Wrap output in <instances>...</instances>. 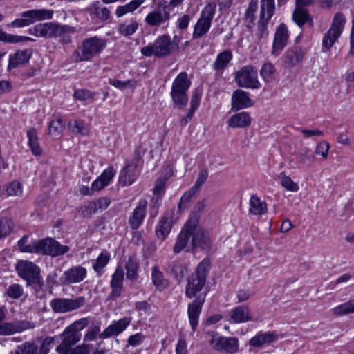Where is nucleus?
<instances>
[{"instance_id":"obj_1","label":"nucleus","mask_w":354,"mask_h":354,"mask_svg":"<svg viewBox=\"0 0 354 354\" xmlns=\"http://www.w3.org/2000/svg\"><path fill=\"white\" fill-rule=\"evenodd\" d=\"M211 241L208 233L198 226L197 218L189 219L178 234L174 246V252L180 253L183 250L190 252L196 248L208 250Z\"/></svg>"},{"instance_id":"obj_2","label":"nucleus","mask_w":354,"mask_h":354,"mask_svg":"<svg viewBox=\"0 0 354 354\" xmlns=\"http://www.w3.org/2000/svg\"><path fill=\"white\" fill-rule=\"evenodd\" d=\"M106 47V40L97 37L84 39L82 44L74 52L75 62H88L99 55Z\"/></svg>"},{"instance_id":"obj_3","label":"nucleus","mask_w":354,"mask_h":354,"mask_svg":"<svg viewBox=\"0 0 354 354\" xmlns=\"http://www.w3.org/2000/svg\"><path fill=\"white\" fill-rule=\"evenodd\" d=\"M30 35L37 37H57L65 34L75 32L74 27L68 25H61L53 22L39 24L28 30Z\"/></svg>"},{"instance_id":"obj_4","label":"nucleus","mask_w":354,"mask_h":354,"mask_svg":"<svg viewBox=\"0 0 354 354\" xmlns=\"http://www.w3.org/2000/svg\"><path fill=\"white\" fill-rule=\"evenodd\" d=\"M208 266L207 261H202L198 265L195 272L188 279L185 293L189 298L194 297L205 285Z\"/></svg>"},{"instance_id":"obj_5","label":"nucleus","mask_w":354,"mask_h":354,"mask_svg":"<svg viewBox=\"0 0 354 354\" xmlns=\"http://www.w3.org/2000/svg\"><path fill=\"white\" fill-rule=\"evenodd\" d=\"M190 85L186 73H180L174 80L171 95L174 103L178 108L186 106L188 98L186 92Z\"/></svg>"},{"instance_id":"obj_6","label":"nucleus","mask_w":354,"mask_h":354,"mask_svg":"<svg viewBox=\"0 0 354 354\" xmlns=\"http://www.w3.org/2000/svg\"><path fill=\"white\" fill-rule=\"evenodd\" d=\"M172 52L171 38L167 35L160 36L153 44L141 48V53L146 57L154 55L158 57H164L169 55Z\"/></svg>"},{"instance_id":"obj_7","label":"nucleus","mask_w":354,"mask_h":354,"mask_svg":"<svg viewBox=\"0 0 354 354\" xmlns=\"http://www.w3.org/2000/svg\"><path fill=\"white\" fill-rule=\"evenodd\" d=\"M235 82L239 87L243 88L258 89L261 86L257 71L251 65L243 66L236 73Z\"/></svg>"},{"instance_id":"obj_8","label":"nucleus","mask_w":354,"mask_h":354,"mask_svg":"<svg viewBox=\"0 0 354 354\" xmlns=\"http://www.w3.org/2000/svg\"><path fill=\"white\" fill-rule=\"evenodd\" d=\"M216 8V6L214 3H209L205 6L200 18L194 26L193 38H200L209 31Z\"/></svg>"},{"instance_id":"obj_9","label":"nucleus","mask_w":354,"mask_h":354,"mask_svg":"<svg viewBox=\"0 0 354 354\" xmlns=\"http://www.w3.org/2000/svg\"><path fill=\"white\" fill-rule=\"evenodd\" d=\"M345 21V18L342 14H335L330 28L323 38L322 45L324 50H328L339 37Z\"/></svg>"},{"instance_id":"obj_10","label":"nucleus","mask_w":354,"mask_h":354,"mask_svg":"<svg viewBox=\"0 0 354 354\" xmlns=\"http://www.w3.org/2000/svg\"><path fill=\"white\" fill-rule=\"evenodd\" d=\"M209 344L214 350L228 354L237 353L239 348V339L236 337H223L218 334L212 335Z\"/></svg>"},{"instance_id":"obj_11","label":"nucleus","mask_w":354,"mask_h":354,"mask_svg":"<svg viewBox=\"0 0 354 354\" xmlns=\"http://www.w3.org/2000/svg\"><path fill=\"white\" fill-rule=\"evenodd\" d=\"M85 304V299L82 297L75 299L54 298L50 301V306L55 313H66L75 310Z\"/></svg>"},{"instance_id":"obj_12","label":"nucleus","mask_w":354,"mask_h":354,"mask_svg":"<svg viewBox=\"0 0 354 354\" xmlns=\"http://www.w3.org/2000/svg\"><path fill=\"white\" fill-rule=\"evenodd\" d=\"M34 323L26 320H16L12 322H0V335H10L21 333L26 330L34 328Z\"/></svg>"},{"instance_id":"obj_13","label":"nucleus","mask_w":354,"mask_h":354,"mask_svg":"<svg viewBox=\"0 0 354 354\" xmlns=\"http://www.w3.org/2000/svg\"><path fill=\"white\" fill-rule=\"evenodd\" d=\"M16 270L18 275L26 280V283L41 275L40 268L34 263L27 260L18 261Z\"/></svg>"},{"instance_id":"obj_14","label":"nucleus","mask_w":354,"mask_h":354,"mask_svg":"<svg viewBox=\"0 0 354 354\" xmlns=\"http://www.w3.org/2000/svg\"><path fill=\"white\" fill-rule=\"evenodd\" d=\"M170 19V12L166 7L158 8L149 12L145 17V23L153 27H160L167 24Z\"/></svg>"},{"instance_id":"obj_15","label":"nucleus","mask_w":354,"mask_h":354,"mask_svg":"<svg viewBox=\"0 0 354 354\" xmlns=\"http://www.w3.org/2000/svg\"><path fill=\"white\" fill-rule=\"evenodd\" d=\"M59 336L62 338V341L55 349L59 354H64L69 351L73 346L80 341L82 337L80 333H75L67 327Z\"/></svg>"},{"instance_id":"obj_16","label":"nucleus","mask_w":354,"mask_h":354,"mask_svg":"<svg viewBox=\"0 0 354 354\" xmlns=\"http://www.w3.org/2000/svg\"><path fill=\"white\" fill-rule=\"evenodd\" d=\"M41 254H48L52 257L63 255L68 252L69 248L67 245H61L55 239L47 238L41 239Z\"/></svg>"},{"instance_id":"obj_17","label":"nucleus","mask_w":354,"mask_h":354,"mask_svg":"<svg viewBox=\"0 0 354 354\" xmlns=\"http://www.w3.org/2000/svg\"><path fill=\"white\" fill-rule=\"evenodd\" d=\"M87 274V270L81 266H73L66 270L62 279L64 284L70 285L78 283L84 280Z\"/></svg>"},{"instance_id":"obj_18","label":"nucleus","mask_w":354,"mask_h":354,"mask_svg":"<svg viewBox=\"0 0 354 354\" xmlns=\"http://www.w3.org/2000/svg\"><path fill=\"white\" fill-rule=\"evenodd\" d=\"M131 318L130 317H124L113 322L109 325L102 333L99 335L101 339H106L111 336L118 335L122 333L131 324Z\"/></svg>"},{"instance_id":"obj_19","label":"nucleus","mask_w":354,"mask_h":354,"mask_svg":"<svg viewBox=\"0 0 354 354\" xmlns=\"http://www.w3.org/2000/svg\"><path fill=\"white\" fill-rule=\"evenodd\" d=\"M253 101L250 97L249 93L237 89L234 91L232 95V110L239 111L252 106Z\"/></svg>"},{"instance_id":"obj_20","label":"nucleus","mask_w":354,"mask_h":354,"mask_svg":"<svg viewBox=\"0 0 354 354\" xmlns=\"http://www.w3.org/2000/svg\"><path fill=\"white\" fill-rule=\"evenodd\" d=\"M32 56V50L26 48L19 50L9 55V61L7 69L11 71L19 66L27 64Z\"/></svg>"},{"instance_id":"obj_21","label":"nucleus","mask_w":354,"mask_h":354,"mask_svg":"<svg viewBox=\"0 0 354 354\" xmlns=\"http://www.w3.org/2000/svg\"><path fill=\"white\" fill-rule=\"evenodd\" d=\"M147 206V200L142 199L138 202L129 219V223L132 229H138L142 225L146 216Z\"/></svg>"},{"instance_id":"obj_22","label":"nucleus","mask_w":354,"mask_h":354,"mask_svg":"<svg viewBox=\"0 0 354 354\" xmlns=\"http://www.w3.org/2000/svg\"><path fill=\"white\" fill-rule=\"evenodd\" d=\"M288 40V30L283 24L279 25L275 32V37L272 44V53L276 56L279 55L280 52L286 45Z\"/></svg>"},{"instance_id":"obj_23","label":"nucleus","mask_w":354,"mask_h":354,"mask_svg":"<svg viewBox=\"0 0 354 354\" xmlns=\"http://www.w3.org/2000/svg\"><path fill=\"white\" fill-rule=\"evenodd\" d=\"M204 301V298L198 297L188 305L187 313L189 321L193 330H195L197 328L198 317Z\"/></svg>"},{"instance_id":"obj_24","label":"nucleus","mask_w":354,"mask_h":354,"mask_svg":"<svg viewBox=\"0 0 354 354\" xmlns=\"http://www.w3.org/2000/svg\"><path fill=\"white\" fill-rule=\"evenodd\" d=\"M252 118L248 112H239L232 115L228 120V125L231 128H245L251 124Z\"/></svg>"},{"instance_id":"obj_25","label":"nucleus","mask_w":354,"mask_h":354,"mask_svg":"<svg viewBox=\"0 0 354 354\" xmlns=\"http://www.w3.org/2000/svg\"><path fill=\"white\" fill-rule=\"evenodd\" d=\"M115 174V171L113 167H110L105 169L103 173L92 183V190L100 191L107 186L113 176Z\"/></svg>"},{"instance_id":"obj_26","label":"nucleus","mask_w":354,"mask_h":354,"mask_svg":"<svg viewBox=\"0 0 354 354\" xmlns=\"http://www.w3.org/2000/svg\"><path fill=\"white\" fill-rule=\"evenodd\" d=\"M277 337L278 335L273 332L260 333L250 339L249 345L252 347L259 348L274 342Z\"/></svg>"},{"instance_id":"obj_27","label":"nucleus","mask_w":354,"mask_h":354,"mask_svg":"<svg viewBox=\"0 0 354 354\" xmlns=\"http://www.w3.org/2000/svg\"><path fill=\"white\" fill-rule=\"evenodd\" d=\"M304 56V52L301 48H292L286 52L284 64L286 67L292 68L301 62Z\"/></svg>"},{"instance_id":"obj_28","label":"nucleus","mask_w":354,"mask_h":354,"mask_svg":"<svg viewBox=\"0 0 354 354\" xmlns=\"http://www.w3.org/2000/svg\"><path fill=\"white\" fill-rule=\"evenodd\" d=\"M231 319L234 323H242L252 320L250 308L244 305L234 308L231 312Z\"/></svg>"},{"instance_id":"obj_29","label":"nucleus","mask_w":354,"mask_h":354,"mask_svg":"<svg viewBox=\"0 0 354 354\" xmlns=\"http://www.w3.org/2000/svg\"><path fill=\"white\" fill-rule=\"evenodd\" d=\"M136 165L128 163L120 173V183L123 185H131L137 178Z\"/></svg>"},{"instance_id":"obj_30","label":"nucleus","mask_w":354,"mask_h":354,"mask_svg":"<svg viewBox=\"0 0 354 354\" xmlns=\"http://www.w3.org/2000/svg\"><path fill=\"white\" fill-rule=\"evenodd\" d=\"M172 227L171 219L169 217H162L160 219L156 228V234L158 239L163 241L169 235Z\"/></svg>"},{"instance_id":"obj_31","label":"nucleus","mask_w":354,"mask_h":354,"mask_svg":"<svg viewBox=\"0 0 354 354\" xmlns=\"http://www.w3.org/2000/svg\"><path fill=\"white\" fill-rule=\"evenodd\" d=\"M249 212L253 215H263L267 212V204L256 195L250 197Z\"/></svg>"},{"instance_id":"obj_32","label":"nucleus","mask_w":354,"mask_h":354,"mask_svg":"<svg viewBox=\"0 0 354 354\" xmlns=\"http://www.w3.org/2000/svg\"><path fill=\"white\" fill-rule=\"evenodd\" d=\"M292 18L294 21L300 27L305 24H308L309 26H313L311 17L309 15L308 11L302 7H296L292 15Z\"/></svg>"},{"instance_id":"obj_33","label":"nucleus","mask_w":354,"mask_h":354,"mask_svg":"<svg viewBox=\"0 0 354 354\" xmlns=\"http://www.w3.org/2000/svg\"><path fill=\"white\" fill-rule=\"evenodd\" d=\"M126 277L129 280H136L138 277L139 263L136 257L131 256L129 258L126 265Z\"/></svg>"},{"instance_id":"obj_34","label":"nucleus","mask_w":354,"mask_h":354,"mask_svg":"<svg viewBox=\"0 0 354 354\" xmlns=\"http://www.w3.org/2000/svg\"><path fill=\"white\" fill-rule=\"evenodd\" d=\"M151 279L153 284L158 290H163L169 286L168 280L164 277L163 273L156 266L152 268Z\"/></svg>"},{"instance_id":"obj_35","label":"nucleus","mask_w":354,"mask_h":354,"mask_svg":"<svg viewBox=\"0 0 354 354\" xmlns=\"http://www.w3.org/2000/svg\"><path fill=\"white\" fill-rule=\"evenodd\" d=\"M27 137L28 139V145L31 151L35 156H41L42 150L38 142L37 131L35 128H32L27 131Z\"/></svg>"},{"instance_id":"obj_36","label":"nucleus","mask_w":354,"mask_h":354,"mask_svg":"<svg viewBox=\"0 0 354 354\" xmlns=\"http://www.w3.org/2000/svg\"><path fill=\"white\" fill-rule=\"evenodd\" d=\"M232 59V54L229 50H225L217 55L213 64L214 68L217 71H223Z\"/></svg>"},{"instance_id":"obj_37","label":"nucleus","mask_w":354,"mask_h":354,"mask_svg":"<svg viewBox=\"0 0 354 354\" xmlns=\"http://www.w3.org/2000/svg\"><path fill=\"white\" fill-rule=\"evenodd\" d=\"M145 1V0H132L124 6H119L115 10V15L118 17H121L127 13L133 12Z\"/></svg>"},{"instance_id":"obj_38","label":"nucleus","mask_w":354,"mask_h":354,"mask_svg":"<svg viewBox=\"0 0 354 354\" xmlns=\"http://www.w3.org/2000/svg\"><path fill=\"white\" fill-rule=\"evenodd\" d=\"M261 11L259 17L270 19L275 10L274 0H261Z\"/></svg>"},{"instance_id":"obj_39","label":"nucleus","mask_w":354,"mask_h":354,"mask_svg":"<svg viewBox=\"0 0 354 354\" xmlns=\"http://www.w3.org/2000/svg\"><path fill=\"white\" fill-rule=\"evenodd\" d=\"M10 354H38V346L33 342H26L17 346Z\"/></svg>"},{"instance_id":"obj_40","label":"nucleus","mask_w":354,"mask_h":354,"mask_svg":"<svg viewBox=\"0 0 354 354\" xmlns=\"http://www.w3.org/2000/svg\"><path fill=\"white\" fill-rule=\"evenodd\" d=\"M198 192L199 191L196 189H194V187H192L189 190L185 192L184 194L181 196L180 200L178 203L179 211H182L185 209H187L189 206V203Z\"/></svg>"},{"instance_id":"obj_41","label":"nucleus","mask_w":354,"mask_h":354,"mask_svg":"<svg viewBox=\"0 0 354 354\" xmlns=\"http://www.w3.org/2000/svg\"><path fill=\"white\" fill-rule=\"evenodd\" d=\"M100 327L101 322L100 321H93L89 326L87 332L84 337V341L86 342L95 340L97 335H100V334L99 333Z\"/></svg>"},{"instance_id":"obj_42","label":"nucleus","mask_w":354,"mask_h":354,"mask_svg":"<svg viewBox=\"0 0 354 354\" xmlns=\"http://www.w3.org/2000/svg\"><path fill=\"white\" fill-rule=\"evenodd\" d=\"M333 313L337 316L354 313V299L336 306L333 309Z\"/></svg>"},{"instance_id":"obj_43","label":"nucleus","mask_w":354,"mask_h":354,"mask_svg":"<svg viewBox=\"0 0 354 354\" xmlns=\"http://www.w3.org/2000/svg\"><path fill=\"white\" fill-rule=\"evenodd\" d=\"M65 127V124L60 118H57L50 122L48 131L49 134L54 138L59 136Z\"/></svg>"},{"instance_id":"obj_44","label":"nucleus","mask_w":354,"mask_h":354,"mask_svg":"<svg viewBox=\"0 0 354 354\" xmlns=\"http://www.w3.org/2000/svg\"><path fill=\"white\" fill-rule=\"evenodd\" d=\"M33 40V39L26 36H17L12 34H8L0 29V41L7 43L15 44L25 41Z\"/></svg>"},{"instance_id":"obj_45","label":"nucleus","mask_w":354,"mask_h":354,"mask_svg":"<svg viewBox=\"0 0 354 354\" xmlns=\"http://www.w3.org/2000/svg\"><path fill=\"white\" fill-rule=\"evenodd\" d=\"M275 68L270 62L265 63L260 71V74L265 82H270L274 80Z\"/></svg>"},{"instance_id":"obj_46","label":"nucleus","mask_w":354,"mask_h":354,"mask_svg":"<svg viewBox=\"0 0 354 354\" xmlns=\"http://www.w3.org/2000/svg\"><path fill=\"white\" fill-rule=\"evenodd\" d=\"M299 162L306 167H312L315 161L314 153L309 149H304L299 156Z\"/></svg>"},{"instance_id":"obj_47","label":"nucleus","mask_w":354,"mask_h":354,"mask_svg":"<svg viewBox=\"0 0 354 354\" xmlns=\"http://www.w3.org/2000/svg\"><path fill=\"white\" fill-rule=\"evenodd\" d=\"M110 260V255L107 251H103L98 256L95 263L93 264V270L100 272L109 263Z\"/></svg>"},{"instance_id":"obj_48","label":"nucleus","mask_w":354,"mask_h":354,"mask_svg":"<svg viewBox=\"0 0 354 354\" xmlns=\"http://www.w3.org/2000/svg\"><path fill=\"white\" fill-rule=\"evenodd\" d=\"M98 2L94 3L91 6V10L92 12L100 19L106 20L110 17V11L106 7L100 8L98 6Z\"/></svg>"},{"instance_id":"obj_49","label":"nucleus","mask_w":354,"mask_h":354,"mask_svg":"<svg viewBox=\"0 0 354 354\" xmlns=\"http://www.w3.org/2000/svg\"><path fill=\"white\" fill-rule=\"evenodd\" d=\"M138 28V24L135 21H131L129 24H120L118 26V32L121 35L128 37L133 35Z\"/></svg>"},{"instance_id":"obj_50","label":"nucleus","mask_w":354,"mask_h":354,"mask_svg":"<svg viewBox=\"0 0 354 354\" xmlns=\"http://www.w3.org/2000/svg\"><path fill=\"white\" fill-rule=\"evenodd\" d=\"M279 179L281 180V185L285 189L290 192H297L299 189L298 185L293 182L292 179L286 176L283 173H281L279 175Z\"/></svg>"},{"instance_id":"obj_51","label":"nucleus","mask_w":354,"mask_h":354,"mask_svg":"<svg viewBox=\"0 0 354 354\" xmlns=\"http://www.w3.org/2000/svg\"><path fill=\"white\" fill-rule=\"evenodd\" d=\"M330 147V145L328 142L322 140L317 144L315 149V153L316 155L321 156L322 159L326 160L328 156Z\"/></svg>"},{"instance_id":"obj_52","label":"nucleus","mask_w":354,"mask_h":354,"mask_svg":"<svg viewBox=\"0 0 354 354\" xmlns=\"http://www.w3.org/2000/svg\"><path fill=\"white\" fill-rule=\"evenodd\" d=\"M13 229V223L11 220L4 218L0 219V239L8 236Z\"/></svg>"},{"instance_id":"obj_53","label":"nucleus","mask_w":354,"mask_h":354,"mask_svg":"<svg viewBox=\"0 0 354 354\" xmlns=\"http://www.w3.org/2000/svg\"><path fill=\"white\" fill-rule=\"evenodd\" d=\"M171 272L178 281H180L185 277L187 272V269L184 264L175 263L172 266Z\"/></svg>"},{"instance_id":"obj_54","label":"nucleus","mask_w":354,"mask_h":354,"mask_svg":"<svg viewBox=\"0 0 354 354\" xmlns=\"http://www.w3.org/2000/svg\"><path fill=\"white\" fill-rule=\"evenodd\" d=\"M79 211L84 217H91L93 214L96 213L98 210L95 201H90L87 204L80 206Z\"/></svg>"},{"instance_id":"obj_55","label":"nucleus","mask_w":354,"mask_h":354,"mask_svg":"<svg viewBox=\"0 0 354 354\" xmlns=\"http://www.w3.org/2000/svg\"><path fill=\"white\" fill-rule=\"evenodd\" d=\"M124 280V271L121 266H118L115 272L111 277L110 286H121L122 287Z\"/></svg>"},{"instance_id":"obj_56","label":"nucleus","mask_w":354,"mask_h":354,"mask_svg":"<svg viewBox=\"0 0 354 354\" xmlns=\"http://www.w3.org/2000/svg\"><path fill=\"white\" fill-rule=\"evenodd\" d=\"M68 127L73 133H79L82 135L88 133V129L82 121L71 120L68 122Z\"/></svg>"},{"instance_id":"obj_57","label":"nucleus","mask_w":354,"mask_h":354,"mask_svg":"<svg viewBox=\"0 0 354 354\" xmlns=\"http://www.w3.org/2000/svg\"><path fill=\"white\" fill-rule=\"evenodd\" d=\"M6 292L9 297L17 299L22 296L24 290L21 286L13 283L9 286L7 288Z\"/></svg>"},{"instance_id":"obj_58","label":"nucleus","mask_w":354,"mask_h":354,"mask_svg":"<svg viewBox=\"0 0 354 354\" xmlns=\"http://www.w3.org/2000/svg\"><path fill=\"white\" fill-rule=\"evenodd\" d=\"M167 180L166 178H159L156 181L153 192L154 196L157 197L158 199L161 198L165 192Z\"/></svg>"},{"instance_id":"obj_59","label":"nucleus","mask_w":354,"mask_h":354,"mask_svg":"<svg viewBox=\"0 0 354 354\" xmlns=\"http://www.w3.org/2000/svg\"><path fill=\"white\" fill-rule=\"evenodd\" d=\"M270 20V19H267L266 17L263 18L262 17H259L257 32L259 38L265 37L268 35L267 25Z\"/></svg>"},{"instance_id":"obj_60","label":"nucleus","mask_w":354,"mask_h":354,"mask_svg":"<svg viewBox=\"0 0 354 354\" xmlns=\"http://www.w3.org/2000/svg\"><path fill=\"white\" fill-rule=\"evenodd\" d=\"M109 84L121 90L125 89L127 87L133 88L136 86V82L133 80L121 81L115 79H109Z\"/></svg>"},{"instance_id":"obj_61","label":"nucleus","mask_w":354,"mask_h":354,"mask_svg":"<svg viewBox=\"0 0 354 354\" xmlns=\"http://www.w3.org/2000/svg\"><path fill=\"white\" fill-rule=\"evenodd\" d=\"M258 8V3L257 1H252L245 12L246 21L249 23L254 24L255 19V12Z\"/></svg>"},{"instance_id":"obj_62","label":"nucleus","mask_w":354,"mask_h":354,"mask_svg":"<svg viewBox=\"0 0 354 354\" xmlns=\"http://www.w3.org/2000/svg\"><path fill=\"white\" fill-rule=\"evenodd\" d=\"M88 325V320L87 318H81L75 321L73 324L67 326L70 330L75 333H79L80 331L83 330Z\"/></svg>"},{"instance_id":"obj_63","label":"nucleus","mask_w":354,"mask_h":354,"mask_svg":"<svg viewBox=\"0 0 354 354\" xmlns=\"http://www.w3.org/2000/svg\"><path fill=\"white\" fill-rule=\"evenodd\" d=\"M35 19L37 21L50 19L53 16V10L47 9H34Z\"/></svg>"},{"instance_id":"obj_64","label":"nucleus","mask_w":354,"mask_h":354,"mask_svg":"<svg viewBox=\"0 0 354 354\" xmlns=\"http://www.w3.org/2000/svg\"><path fill=\"white\" fill-rule=\"evenodd\" d=\"M55 338L46 337L42 342L41 346L38 347V354H48L51 345L54 343Z\"/></svg>"}]
</instances>
